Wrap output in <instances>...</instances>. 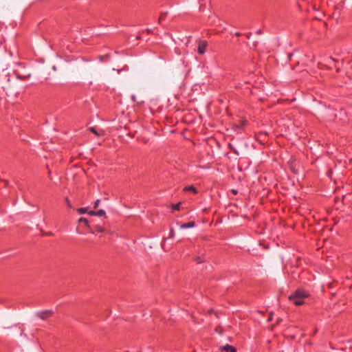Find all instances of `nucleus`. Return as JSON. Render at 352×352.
Here are the masks:
<instances>
[{
	"label": "nucleus",
	"mask_w": 352,
	"mask_h": 352,
	"mask_svg": "<svg viewBox=\"0 0 352 352\" xmlns=\"http://www.w3.org/2000/svg\"><path fill=\"white\" fill-rule=\"evenodd\" d=\"M79 223H84L86 226H89L88 220L85 218L81 217L79 219Z\"/></svg>",
	"instance_id": "9b49d317"
},
{
	"label": "nucleus",
	"mask_w": 352,
	"mask_h": 352,
	"mask_svg": "<svg viewBox=\"0 0 352 352\" xmlns=\"http://www.w3.org/2000/svg\"><path fill=\"white\" fill-rule=\"evenodd\" d=\"M104 230L100 226H96L94 231H91L92 234H95V232H103Z\"/></svg>",
	"instance_id": "0eeeda50"
},
{
	"label": "nucleus",
	"mask_w": 352,
	"mask_h": 352,
	"mask_svg": "<svg viewBox=\"0 0 352 352\" xmlns=\"http://www.w3.org/2000/svg\"><path fill=\"white\" fill-rule=\"evenodd\" d=\"M195 226V223L194 221H190L186 223H183L180 226L181 229H186V228H193Z\"/></svg>",
	"instance_id": "39448f33"
},
{
	"label": "nucleus",
	"mask_w": 352,
	"mask_h": 352,
	"mask_svg": "<svg viewBox=\"0 0 352 352\" xmlns=\"http://www.w3.org/2000/svg\"><path fill=\"white\" fill-rule=\"evenodd\" d=\"M162 18H163V16L162 15V16L160 17V19H159V23H160V22H161V21L162 20Z\"/></svg>",
	"instance_id": "f3484780"
},
{
	"label": "nucleus",
	"mask_w": 352,
	"mask_h": 352,
	"mask_svg": "<svg viewBox=\"0 0 352 352\" xmlns=\"http://www.w3.org/2000/svg\"><path fill=\"white\" fill-rule=\"evenodd\" d=\"M201 262H203V260H201L200 258H197V263H200Z\"/></svg>",
	"instance_id": "dca6fc26"
},
{
	"label": "nucleus",
	"mask_w": 352,
	"mask_h": 352,
	"mask_svg": "<svg viewBox=\"0 0 352 352\" xmlns=\"http://www.w3.org/2000/svg\"><path fill=\"white\" fill-rule=\"evenodd\" d=\"M96 211H94V210H90V211H88V214L91 216H96Z\"/></svg>",
	"instance_id": "4468645a"
},
{
	"label": "nucleus",
	"mask_w": 352,
	"mask_h": 352,
	"mask_svg": "<svg viewBox=\"0 0 352 352\" xmlns=\"http://www.w3.org/2000/svg\"><path fill=\"white\" fill-rule=\"evenodd\" d=\"M66 200H67V202L68 206L70 207V203H69V199H67Z\"/></svg>",
	"instance_id": "a211bd4d"
},
{
	"label": "nucleus",
	"mask_w": 352,
	"mask_h": 352,
	"mask_svg": "<svg viewBox=\"0 0 352 352\" xmlns=\"http://www.w3.org/2000/svg\"><path fill=\"white\" fill-rule=\"evenodd\" d=\"M89 130H90L92 133H94V134H96V135H98V132H97V131H96V128H95V127H90V128H89Z\"/></svg>",
	"instance_id": "f8f14e48"
},
{
	"label": "nucleus",
	"mask_w": 352,
	"mask_h": 352,
	"mask_svg": "<svg viewBox=\"0 0 352 352\" xmlns=\"http://www.w3.org/2000/svg\"><path fill=\"white\" fill-rule=\"evenodd\" d=\"M4 80H6V82L3 84L1 81H0V85L1 86V88L3 89L4 90H6L7 89H8L9 86H10V80L9 78H7L6 76L3 78Z\"/></svg>",
	"instance_id": "423d86ee"
},
{
	"label": "nucleus",
	"mask_w": 352,
	"mask_h": 352,
	"mask_svg": "<svg viewBox=\"0 0 352 352\" xmlns=\"http://www.w3.org/2000/svg\"><path fill=\"white\" fill-rule=\"evenodd\" d=\"M105 214H106L105 211L102 209L98 210L96 212V216H98V217H102V216L105 215Z\"/></svg>",
	"instance_id": "1a4fd4ad"
},
{
	"label": "nucleus",
	"mask_w": 352,
	"mask_h": 352,
	"mask_svg": "<svg viewBox=\"0 0 352 352\" xmlns=\"http://www.w3.org/2000/svg\"><path fill=\"white\" fill-rule=\"evenodd\" d=\"M207 47V43L206 41H201L198 45V52L200 54H204L206 52Z\"/></svg>",
	"instance_id": "7ed1b4c3"
},
{
	"label": "nucleus",
	"mask_w": 352,
	"mask_h": 352,
	"mask_svg": "<svg viewBox=\"0 0 352 352\" xmlns=\"http://www.w3.org/2000/svg\"><path fill=\"white\" fill-rule=\"evenodd\" d=\"M258 34H261V30H258Z\"/></svg>",
	"instance_id": "6ab92c4d"
},
{
	"label": "nucleus",
	"mask_w": 352,
	"mask_h": 352,
	"mask_svg": "<svg viewBox=\"0 0 352 352\" xmlns=\"http://www.w3.org/2000/svg\"><path fill=\"white\" fill-rule=\"evenodd\" d=\"M179 206H180V203L179 204H175L174 206H173V209L175 210H177L179 209Z\"/></svg>",
	"instance_id": "2eb2a0df"
},
{
	"label": "nucleus",
	"mask_w": 352,
	"mask_h": 352,
	"mask_svg": "<svg viewBox=\"0 0 352 352\" xmlns=\"http://www.w3.org/2000/svg\"><path fill=\"white\" fill-rule=\"evenodd\" d=\"M308 297V292L303 289H298L289 296V298L296 305H300L305 302V299Z\"/></svg>",
	"instance_id": "f257e3e1"
},
{
	"label": "nucleus",
	"mask_w": 352,
	"mask_h": 352,
	"mask_svg": "<svg viewBox=\"0 0 352 352\" xmlns=\"http://www.w3.org/2000/svg\"><path fill=\"white\" fill-rule=\"evenodd\" d=\"M184 190H186V191L190 190L195 194L197 193V190L193 186H189L185 187Z\"/></svg>",
	"instance_id": "6e6552de"
},
{
	"label": "nucleus",
	"mask_w": 352,
	"mask_h": 352,
	"mask_svg": "<svg viewBox=\"0 0 352 352\" xmlns=\"http://www.w3.org/2000/svg\"><path fill=\"white\" fill-rule=\"evenodd\" d=\"M77 212L79 213V214H85V213H88V209L87 208H80L77 210Z\"/></svg>",
	"instance_id": "9d476101"
},
{
	"label": "nucleus",
	"mask_w": 352,
	"mask_h": 352,
	"mask_svg": "<svg viewBox=\"0 0 352 352\" xmlns=\"http://www.w3.org/2000/svg\"><path fill=\"white\" fill-rule=\"evenodd\" d=\"M100 199H97L95 202H94V208H96L98 207L99 204H100Z\"/></svg>",
	"instance_id": "ddd939ff"
},
{
	"label": "nucleus",
	"mask_w": 352,
	"mask_h": 352,
	"mask_svg": "<svg viewBox=\"0 0 352 352\" xmlns=\"http://www.w3.org/2000/svg\"><path fill=\"white\" fill-rule=\"evenodd\" d=\"M220 349L221 351H226V352H236V349L233 346L226 344L224 346H221Z\"/></svg>",
	"instance_id": "20e7f679"
},
{
	"label": "nucleus",
	"mask_w": 352,
	"mask_h": 352,
	"mask_svg": "<svg viewBox=\"0 0 352 352\" xmlns=\"http://www.w3.org/2000/svg\"><path fill=\"white\" fill-rule=\"evenodd\" d=\"M52 314V311L51 310H44L41 311H38L36 314V316L42 320H46L50 318Z\"/></svg>",
	"instance_id": "f03ea898"
}]
</instances>
